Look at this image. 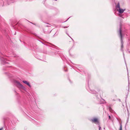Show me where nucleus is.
<instances>
[{
    "label": "nucleus",
    "mask_w": 130,
    "mask_h": 130,
    "mask_svg": "<svg viewBox=\"0 0 130 130\" xmlns=\"http://www.w3.org/2000/svg\"><path fill=\"white\" fill-rule=\"evenodd\" d=\"M116 8L117 11H118L120 13H123L125 10V9H123L120 8L119 3H118L117 6H116Z\"/></svg>",
    "instance_id": "obj_1"
},
{
    "label": "nucleus",
    "mask_w": 130,
    "mask_h": 130,
    "mask_svg": "<svg viewBox=\"0 0 130 130\" xmlns=\"http://www.w3.org/2000/svg\"><path fill=\"white\" fill-rule=\"evenodd\" d=\"M15 83H17L18 85L20 87H21L22 88H23V89H25V87L23 86L22 84H21L20 83H19V82L17 81H16L15 82Z\"/></svg>",
    "instance_id": "obj_2"
},
{
    "label": "nucleus",
    "mask_w": 130,
    "mask_h": 130,
    "mask_svg": "<svg viewBox=\"0 0 130 130\" xmlns=\"http://www.w3.org/2000/svg\"><path fill=\"white\" fill-rule=\"evenodd\" d=\"M92 122L95 123L96 124L99 123V121L96 118H94L92 119Z\"/></svg>",
    "instance_id": "obj_3"
},
{
    "label": "nucleus",
    "mask_w": 130,
    "mask_h": 130,
    "mask_svg": "<svg viewBox=\"0 0 130 130\" xmlns=\"http://www.w3.org/2000/svg\"><path fill=\"white\" fill-rule=\"evenodd\" d=\"M23 82L24 83V84H26L29 87H31V86L29 84V83L27 82L25 80H23Z\"/></svg>",
    "instance_id": "obj_4"
},
{
    "label": "nucleus",
    "mask_w": 130,
    "mask_h": 130,
    "mask_svg": "<svg viewBox=\"0 0 130 130\" xmlns=\"http://www.w3.org/2000/svg\"><path fill=\"white\" fill-rule=\"evenodd\" d=\"M121 27L120 28V29H119V33L120 35V38L121 39V41H122V34L121 32Z\"/></svg>",
    "instance_id": "obj_5"
},
{
    "label": "nucleus",
    "mask_w": 130,
    "mask_h": 130,
    "mask_svg": "<svg viewBox=\"0 0 130 130\" xmlns=\"http://www.w3.org/2000/svg\"><path fill=\"white\" fill-rule=\"evenodd\" d=\"M120 130H122V126L121 125L120 126Z\"/></svg>",
    "instance_id": "obj_6"
},
{
    "label": "nucleus",
    "mask_w": 130,
    "mask_h": 130,
    "mask_svg": "<svg viewBox=\"0 0 130 130\" xmlns=\"http://www.w3.org/2000/svg\"><path fill=\"white\" fill-rule=\"evenodd\" d=\"M99 130H100V129L101 128V127L100 125H99Z\"/></svg>",
    "instance_id": "obj_7"
},
{
    "label": "nucleus",
    "mask_w": 130,
    "mask_h": 130,
    "mask_svg": "<svg viewBox=\"0 0 130 130\" xmlns=\"http://www.w3.org/2000/svg\"><path fill=\"white\" fill-rule=\"evenodd\" d=\"M68 27H66V26H63V27L65 28Z\"/></svg>",
    "instance_id": "obj_8"
},
{
    "label": "nucleus",
    "mask_w": 130,
    "mask_h": 130,
    "mask_svg": "<svg viewBox=\"0 0 130 130\" xmlns=\"http://www.w3.org/2000/svg\"><path fill=\"white\" fill-rule=\"evenodd\" d=\"M109 119H110V118H111V117L110 116H109Z\"/></svg>",
    "instance_id": "obj_9"
},
{
    "label": "nucleus",
    "mask_w": 130,
    "mask_h": 130,
    "mask_svg": "<svg viewBox=\"0 0 130 130\" xmlns=\"http://www.w3.org/2000/svg\"><path fill=\"white\" fill-rule=\"evenodd\" d=\"M121 47H122V48H123L122 44V45H121Z\"/></svg>",
    "instance_id": "obj_10"
},
{
    "label": "nucleus",
    "mask_w": 130,
    "mask_h": 130,
    "mask_svg": "<svg viewBox=\"0 0 130 130\" xmlns=\"http://www.w3.org/2000/svg\"><path fill=\"white\" fill-rule=\"evenodd\" d=\"M3 128H1L0 129V130H2Z\"/></svg>",
    "instance_id": "obj_11"
},
{
    "label": "nucleus",
    "mask_w": 130,
    "mask_h": 130,
    "mask_svg": "<svg viewBox=\"0 0 130 130\" xmlns=\"http://www.w3.org/2000/svg\"><path fill=\"white\" fill-rule=\"evenodd\" d=\"M55 1H57V0H55Z\"/></svg>",
    "instance_id": "obj_12"
}]
</instances>
